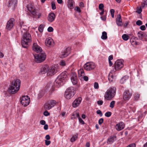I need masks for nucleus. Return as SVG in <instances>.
I'll list each match as a JSON object with an SVG mask.
<instances>
[{"label":"nucleus","instance_id":"nucleus-34","mask_svg":"<svg viewBox=\"0 0 147 147\" xmlns=\"http://www.w3.org/2000/svg\"><path fill=\"white\" fill-rule=\"evenodd\" d=\"M44 26L43 24H41L38 27V30L39 32H42L43 30Z\"/></svg>","mask_w":147,"mask_h":147},{"label":"nucleus","instance_id":"nucleus-22","mask_svg":"<svg viewBox=\"0 0 147 147\" xmlns=\"http://www.w3.org/2000/svg\"><path fill=\"white\" fill-rule=\"evenodd\" d=\"M67 74L66 72H64L62 73L60 76H58L57 80H58L59 79L62 78L63 80H65L67 77Z\"/></svg>","mask_w":147,"mask_h":147},{"label":"nucleus","instance_id":"nucleus-13","mask_svg":"<svg viewBox=\"0 0 147 147\" xmlns=\"http://www.w3.org/2000/svg\"><path fill=\"white\" fill-rule=\"evenodd\" d=\"M114 65L115 69L117 70L120 69L123 66V64L121 60L117 61Z\"/></svg>","mask_w":147,"mask_h":147},{"label":"nucleus","instance_id":"nucleus-43","mask_svg":"<svg viewBox=\"0 0 147 147\" xmlns=\"http://www.w3.org/2000/svg\"><path fill=\"white\" fill-rule=\"evenodd\" d=\"M26 26H24V25H21V27H20V28L21 30H22H22H25L26 29Z\"/></svg>","mask_w":147,"mask_h":147},{"label":"nucleus","instance_id":"nucleus-3","mask_svg":"<svg viewBox=\"0 0 147 147\" xmlns=\"http://www.w3.org/2000/svg\"><path fill=\"white\" fill-rule=\"evenodd\" d=\"M116 88L112 87L108 89L105 93L104 97L107 100H110L113 98L116 93Z\"/></svg>","mask_w":147,"mask_h":147},{"label":"nucleus","instance_id":"nucleus-35","mask_svg":"<svg viewBox=\"0 0 147 147\" xmlns=\"http://www.w3.org/2000/svg\"><path fill=\"white\" fill-rule=\"evenodd\" d=\"M77 135H75L71 138L70 141L71 142H73L77 139Z\"/></svg>","mask_w":147,"mask_h":147},{"label":"nucleus","instance_id":"nucleus-55","mask_svg":"<svg viewBox=\"0 0 147 147\" xmlns=\"http://www.w3.org/2000/svg\"><path fill=\"white\" fill-rule=\"evenodd\" d=\"M45 144L47 146L49 145L51 143V141H50L45 140Z\"/></svg>","mask_w":147,"mask_h":147},{"label":"nucleus","instance_id":"nucleus-58","mask_svg":"<svg viewBox=\"0 0 147 147\" xmlns=\"http://www.w3.org/2000/svg\"><path fill=\"white\" fill-rule=\"evenodd\" d=\"M79 6L81 8H82V7H84V3L82 2H80L79 3Z\"/></svg>","mask_w":147,"mask_h":147},{"label":"nucleus","instance_id":"nucleus-42","mask_svg":"<svg viewBox=\"0 0 147 147\" xmlns=\"http://www.w3.org/2000/svg\"><path fill=\"white\" fill-rule=\"evenodd\" d=\"M111 112H108L105 113V116H106L107 117H110L111 116Z\"/></svg>","mask_w":147,"mask_h":147},{"label":"nucleus","instance_id":"nucleus-16","mask_svg":"<svg viewBox=\"0 0 147 147\" xmlns=\"http://www.w3.org/2000/svg\"><path fill=\"white\" fill-rule=\"evenodd\" d=\"M32 49L37 53L40 52L42 51L41 48L35 43L33 44V45Z\"/></svg>","mask_w":147,"mask_h":147},{"label":"nucleus","instance_id":"nucleus-49","mask_svg":"<svg viewBox=\"0 0 147 147\" xmlns=\"http://www.w3.org/2000/svg\"><path fill=\"white\" fill-rule=\"evenodd\" d=\"M96 113L98 114H99L100 116H102V113L101 111L100 110H98L96 111Z\"/></svg>","mask_w":147,"mask_h":147},{"label":"nucleus","instance_id":"nucleus-52","mask_svg":"<svg viewBox=\"0 0 147 147\" xmlns=\"http://www.w3.org/2000/svg\"><path fill=\"white\" fill-rule=\"evenodd\" d=\"M104 119L103 118H100L98 121V123L99 125H101L103 122Z\"/></svg>","mask_w":147,"mask_h":147},{"label":"nucleus","instance_id":"nucleus-14","mask_svg":"<svg viewBox=\"0 0 147 147\" xmlns=\"http://www.w3.org/2000/svg\"><path fill=\"white\" fill-rule=\"evenodd\" d=\"M70 53V48H67L63 52H62L61 54L60 55V57L63 58L67 57Z\"/></svg>","mask_w":147,"mask_h":147},{"label":"nucleus","instance_id":"nucleus-38","mask_svg":"<svg viewBox=\"0 0 147 147\" xmlns=\"http://www.w3.org/2000/svg\"><path fill=\"white\" fill-rule=\"evenodd\" d=\"M51 6L52 9L53 10H54L56 9V7L55 4L54 2H51Z\"/></svg>","mask_w":147,"mask_h":147},{"label":"nucleus","instance_id":"nucleus-36","mask_svg":"<svg viewBox=\"0 0 147 147\" xmlns=\"http://www.w3.org/2000/svg\"><path fill=\"white\" fill-rule=\"evenodd\" d=\"M113 75H110V74L108 76V80L110 82L113 81Z\"/></svg>","mask_w":147,"mask_h":147},{"label":"nucleus","instance_id":"nucleus-30","mask_svg":"<svg viewBox=\"0 0 147 147\" xmlns=\"http://www.w3.org/2000/svg\"><path fill=\"white\" fill-rule=\"evenodd\" d=\"M107 33L106 32L104 31L102 33V35L101 38L103 40H106L107 38Z\"/></svg>","mask_w":147,"mask_h":147},{"label":"nucleus","instance_id":"nucleus-45","mask_svg":"<svg viewBox=\"0 0 147 147\" xmlns=\"http://www.w3.org/2000/svg\"><path fill=\"white\" fill-rule=\"evenodd\" d=\"M94 87L95 89H98L99 88V86L97 82H95L94 83Z\"/></svg>","mask_w":147,"mask_h":147},{"label":"nucleus","instance_id":"nucleus-60","mask_svg":"<svg viewBox=\"0 0 147 147\" xmlns=\"http://www.w3.org/2000/svg\"><path fill=\"white\" fill-rule=\"evenodd\" d=\"M83 78L84 80L85 81H87L88 79V77L86 76H83Z\"/></svg>","mask_w":147,"mask_h":147},{"label":"nucleus","instance_id":"nucleus-44","mask_svg":"<svg viewBox=\"0 0 147 147\" xmlns=\"http://www.w3.org/2000/svg\"><path fill=\"white\" fill-rule=\"evenodd\" d=\"M144 1L142 4V7H144L146 5H147V0H144Z\"/></svg>","mask_w":147,"mask_h":147},{"label":"nucleus","instance_id":"nucleus-51","mask_svg":"<svg viewBox=\"0 0 147 147\" xmlns=\"http://www.w3.org/2000/svg\"><path fill=\"white\" fill-rule=\"evenodd\" d=\"M136 145L134 143L131 144L126 147H136Z\"/></svg>","mask_w":147,"mask_h":147},{"label":"nucleus","instance_id":"nucleus-33","mask_svg":"<svg viewBox=\"0 0 147 147\" xmlns=\"http://www.w3.org/2000/svg\"><path fill=\"white\" fill-rule=\"evenodd\" d=\"M129 36L125 34H124L122 36V38L124 40H127L129 39Z\"/></svg>","mask_w":147,"mask_h":147},{"label":"nucleus","instance_id":"nucleus-11","mask_svg":"<svg viewBox=\"0 0 147 147\" xmlns=\"http://www.w3.org/2000/svg\"><path fill=\"white\" fill-rule=\"evenodd\" d=\"M28 9L34 18L36 16H38V18H39L40 16H41V14L38 13L37 11H36L34 7L31 6L30 7L28 8Z\"/></svg>","mask_w":147,"mask_h":147},{"label":"nucleus","instance_id":"nucleus-24","mask_svg":"<svg viewBox=\"0 0 147 147\" xmlns=\"http://www.w3.org/2000/svg\"><path fill=\"white\" fill-rule=\"evenodd\" d=\"M78 77L80 79L83 78V76H84L85 74L83 69H80L78 71Z\"/></svg>","mask_w":147,"mask_h":147},{"label":"nucleus","instance_id":"nucleus-20","mask_svg":"<svg viewBox=\"0 0 147 147\" xmlns=\"http://www.w3.org/2000/svg\"><path fill=\"white\" fill-rule=\"evenodd\" d=\"M55 15L53 13H50L48 15V20L50 22H53L55 19Z\"/></svg>","mask_w":147,"mask_h":147},{"label":"nucleus","instance_id":"nucleus-28","mask_svg":"<svg viewBox=\"0 0 147 147\" xmlns=\"http://www.w3.org/2000/svg\"><path fill=\"white\" fill-rule=\"evenodd\" d=\"M144 32L140 31L138 33V36L139 38L141 40H143V38Z\"/></svg>","mask_w":147,"mask_h":147},{"label":"nucleus","instance_id":"nucleus-12","mask_svg":"<svg viewBox=\"0 0 147 147\" xmlns=\"http://www.w3.org/2000/svg\"><path fill=\"white\" fill-rule=\"evenodd\" d=\"M132 93L130 92L128 90H126L123 94V99L125 100H129L132 96Z\"/></svg>","mask_w":147,"mask_h":147},{"label":"nucleus","instance_id":"nucleus-27","mask_svg":"<svg viewBox=\"0 0 147 147\" xmlns=\"http://www.w3.org/2000/svg\"><path fill=\"white\" fill-rule=\"evenodd\" d=\"M116 139V137L114 136H111L108 139L107 143L108 144H111Z\"/></svg>","mask_w":147,"mask_h":147},{"label":"nucleus","instance_id":"nucleus-56","mask_svg":"<svg viewBox=\"0 0 147 147\" xmlns=\"http://www.w3.org/2000/svg\"><path fill=\"white\" fill-rule=\"evenodd\" d=\"M103 103V101L102 100H98L97 101V104L99 105H102Z\"/></svg>","mask_w":147,"mask_h":147},{"label":"nucleus","instance_id":"nucleus-25","mask_svg":"<svg viewBox=\"0 0 147 147\" xmlns=\"http://www.w3.org/2000/svg\"><path fill=\"white\" fill-rule=\"evenodd\" d=\"M45 43L47 46H48L52 45L53 43V40L51 38L47 39Z\"/></svg>","mask_w":147,"mask_h":147},{"label":"nucleus","instance_id":"nucleus-50","mask_svg":"<svg viewBox=\"0 0 147 147\" xmlns=\"http://www.w3.org/2000/svg\"><path fill=\"white\" fill-rule=\"evenodd\" d=\"M43 114L45 116H47L49 115L50 113H49L47 111H45L44 112Z\"/></svg>","mask_w":147,"mask_h":147},{"label":"nucleus","instance_id":"nucleus-57","mask_svg":"<svg viewBox=\"0 0 147 147\" xmlns=\"http://www.w3.org/2000/svg\"><path fill=\"white\" fill-rule=\"evenodd\" d=\"M60 64L61 65L63 66H65V62L63 60H62L61 61Z\"/></svg>","mask_w":147,"mask_h":147},{"label":"nucleus","instance_id":"nucleus-32","mask_svg":"<svg viewBox=\"0 0 147 147\" xmlns=\"http://www.w3.org/2000/svg\"><path fill=\"white\" fill-rule=\"evenodd\" d=\"M127 79V77L126 76L124 77L120 80V82L122 84L125 83L126 82Z\"/></svg>","mask_w":147,"mask_h":147},{"label":"nucleus","instance_id":"nucleus-61","mask_svg":"<svg viewBox=\"0 0 147 147\" xmlns=\"http://www.w3.org/2000/svg\"><path fill=\"white\" fill-rule=\"evenodd\" d=\"M48 126L47 124H45L44 126V128L45 130H47L48 129Z\"/></svg>","mask_w":147,"mask_h":147},{"label":"nucleus","instance_id":"nucleus-4","mask_svg":"<svg viewBox=\"0 0 147 147\" xmlns=\"http://www.w3.org/2000/svg\"><path fill=\"white\" fill-rule=\"evenodd\" d=\"M76 88L73 87L68 88L65 92V96L68 99L72 97L76 93Z\"/></svg>","mask_w":147,"mask_h":147},{"label":"nucleus","instance_id":"nucleus-17","mask_svg":"<svg viewBox=\"0 0 147 147\" xmlns=\"http://www.w3.org/2000/svg\"><path fill=\"white\" fill-rule=\"evenodd\" d=\"M124 126L123 123L121 122L116 125L115 128L117 130L120 131L123 129L124 128Z\"/></svg>","mask_w":147,"mask_h":147},{"label":"nucleus","instance_id":"nucleus-47","mask_svg":"<svg viewBox=\"0 0 147 147\" xmlns=\"http://www.w3.org/2000/svg\"><path fill=\"white\" fill-rule=\"evenodd\" d=\"M79 121L82 124H84L85 123L84 121L80 117L78 118Z\"/></svg>","mask_w":147,"mask_h":147},{"label":"nucleus","instance_id":"nucleus-54","mask_svg":"<svg viewBox=\"0 0 147 147\" xmlns=\"http://www.w3.org/2000/svg\"><path fill=\"white\" fill-rule=\"evenodd\" d=\"M53 29L51 27H49L48 28V31L49 32H52L53 31Z\"/></svg>","mask_w":147,"mask_h":147},{"label":"nucleus","instance_id":"nucleus-5","mask_svg":"<svg viewBox=\"0 0 147 147\" xmlns=\"http://www.w3.org/2000/svg\"><path fill=\"white\" fill-rule=\"evenodd\" d=\"M35 61L37 63H41L44 61L46 59V55L45 53H39L34 55Z\"/></svg>","mask_w":147,"mask_h":147},{"label":"nucleus","instance_id":"nucleus-6","mask_svg":"<svg viewBox=\"0 0 147 147\" xmlns=\"http://www.w3.org/2000/svg\"><path fill=\"white\" fill-rule=\"evenodd\" d=\"M20 102L24 106H26L30 103V98H29L28 96H23L22 97L20 98Z\"/></svg>","mask_w":147,"mask_h":147},{"label":"nucleus","instance_id":"nucleus-41","mask_svg":"<svg viewBox=\"0 0 147 147\" xmlns=\"http://www.w3.org/2000/svg\"><path fill=\"white\" fill-rule=\"evenodd\" d=\"M99 9L100 10H102L104 9V5L102 3L100 4L99 5Z\"/></svg>","mask_w":147,"mask_h":147},{"label":"nucleus","instance_id":"nucleus-64","mask_svg":"<svg viewBox=\"0 0 147 147\" xmlns=\"http://www.w3.org/2000/svg\"><path fill=\"white\" fill-rule=\"evenodd\" d=\"M113 59V56L112 55H111L109 57V60H111Z\"/></svg>","mask_w":147,"mask_h":147},{"label":"nucleus","instance_id":"nucleus-29","mask_svg":"<svg viewBox=\"0 0 147 147\" xmlns=\"http://www.w3.org/2000/svg\"><path fill=\"white\" fill-rule=\"evenodd\" d=\"M72 116L74 117V119H76L77 117L78 118L80 117L79 113L77 111L74 112L73 113Z\"/></svg>","mask_w":147,"mask_h":147},{"label":"nucleus","instance_id":"nucleus-26","mask_svg":"<svg viewBox=\"0 0 147 147\" xmlns=\"http://www.w3.org/2000/svg\"><path fill=\"white\" fill-rule=\"evenodd\" d=\"M67 3V5L69 8L71 9L73 8L74 4V2L73 0H68Z\"/></svg>","mask_w":147,"mask_h":147},{"label":"nucleus","instance_id":"nucleus-2","mask_svg":"<svg viewBox=\"0 0 147 147\" xmlns=\"http://www.w3.org/2000/svg\"><path fill=\"white\" fill-rule=\"evenodd\" d=\"M31 35L29 33H24L22 40V45L23 47L26 48L28 47L31 41Z\"/></svg>","mask_w":147,"mask_h":147},{"label":"nucleus","instance_id":"nucleus-59","mask_svg":"<svg viewBox=\"0 0 147 147\" xmlns=\"http://www.w3.org/2000/svg\"><path fill=\"white\" fill-rule=\"evenodd\" d=\"M40 123L41 125H45V124L46 122L44 120H41L40 122Z\"/></svg>","mask_w":147,"mask_h":147},{"label":"nucleus","instance_id":"nucleus-15","mask_svg":"<svg viewBox=\"0 0 147 147\" xmlns=\"http://www.w3.org/2000/svg\"><path fill=\"white\" fill-rule=\"evenodd\" d=\"M82 100V98L80 97L76 99L72 103L73 107L75 108L78 106Z\"/></svg>","mask_w":147,"mask_h":147},{"label":"nucleus","instance_id":"nucleus-37","mask_svg":"<svg viewBox=\"0 0 147 147\" xmlns=\"http://www.w3.org/2000/svg\"><path fill=\"white\" fill-rule=\"evenodd\" d=\"M115 103V101L114 100L112 101L110 103V107L111 108L114 107Z\"/></svg>","mask_w":147,"mask_h":147},{"label":"nucleus","instance_id":"nucleus-23","mask_svg":"<svg viewBox=\"0 0 147 147\" xmlns=\"http://www.w3.org/2000/svg\"><path fill=\"white\" fill-rule=\"evenodd\" d=\"M71 79L73 84L75 85L77 84V76L76 74H74Z\"/></svg>","mask_w":147,"mask_h":147},{"label":"nucleus","instance_id":"nucleus-21","mask_svg":"<svg viewBox=\"0 0 147 147\" xmlns=\"http://www.w3.org/2000/svg\"><path fill=\"white\" fill-rule=\"evenodd\" d=\"M17 0H10L9 2V7H14L17 3Z\"/></svg>","mask_w":147,"mask_h":147},{"label":"nucleus","instance_id":"nucleus-31","mask_svg":"<svg viewBox=\"0 0 147 147\" xmlns=\"http://www.w3.org/2000/svg\"><path fill=\"white\" fill-rule=\"evenodd\" d=\"M58 79V77L55 80V82H56V83L58 84L59 85H61V83L62 82H63V81H64L65 80H63V79H59V80H57Z\"/></svg>","mask_w":147,"mask_h":147},{"label":"nucleus","instance_id":"nucleus-1","mask_svg":"<svg viewBox=\"0 0 147 147\" xmlns=\"http://www.w3.org/2000/svg\"><path fill=\"white\" fill-rule=\"evenodd\" d=\"M20 80L18 79L13 81L8 89V92L11 94H15L17 93L20 89Z\"/></svg>","mask_w":147,"mask_h":147},{"label":"nucleus","instance_id":"nucleus-48","mask_svg":"<svg viewBox=\"0 0 147 147\" xmlns=\"http://www.w3.org/2000/svg\"><path fill=\"white\" fill-rule=\"evenodd\" d=\"M139 97H140V94H139L137 93H136V94H135V96H134V98H135V100H137L139 98Z\"/></svg>","mask_w":147,"mask_h":147},{"label":"nucleus","instance_id":"nucleus-63","mask_svg":"<svg viewBox=\"0 0 147 147\" xmlns=\"http://www.w3.org/2000/svg\"><path fill=\"white\" fill-rule=\"evenodd\" d=\"M45 138L47 140H49L50 138V136L49 135H47L45 136Z\"/></svg>","mask_w":147,"mask_h":147},{"label":"nucleus","instance_id":"nucleus-40","mask_svg":"<svg viewBox=\"0 0 147 147\" xmlns=\"http://www.w3.org/2000/svg\"><path fill=\"white\" fill-rule=\"evenodd\" d=\"M136 24L138 26L142 25V22L140 20H138L136 22Z\"/></svg>","mask_w":147,"mask_h":147},{"label":"nucleus","instance_id":"nucleus-10","mask_svg":"<svg viewBox=\"0 0 147 147\" xmlns=\"http://www.w3.org/2000/svg\"><path fill=\"white\" fill-rule=\"evenodd\" d=\"M58 67L57 66L52 67L49 69L47 74L48 76H52L56 74L57 71Z\"/></svg>","mask_w":147,"mask_h":147},{"label":"nucleus","instance_id":"nucleus-19","mask_svg":"<svg viewBox=\"0 0 147 147\" xmlns=\"http://www.w3.org/2000/svg\"><path fill=\"white\" fill-rule=\"evenodd\" d=\"M49 69V66L47 65H45L42 66L41 69L40 73L44 74L48 72Z\"/></svg>","mask_w":147,"mask_h":147},{"label":"nucleus","instance_id":"nucleus-18","mask_svg":"<svg viewBox=\"0 0 147 147\" xmlns=\"http://www.w3.org/2000/svg\"><path fill=\"white\" fill-rule=\"evenodd\" d=\"M116 21L117 25L119 26H121L123 25L122 22V19L121 18V16L118 14L116 19Z\"/></svg>","mask_w":147,"mask_h":147},{"label":"nucleus","instance_id":"nucleus-39","mask_svg":"<svg viewBox=\"0 0 147 147\" xmlns=\"http://www.w3.org/2000/svg\"><path fill=\"white\" fill-rule=\"evenodd\" d=\"M142 11V9L141 7H140L139 8L138 7L137 8V10L136 11V12L138 13V14H140L141 13Z\"/></svg>","mask_w":147,"mask_h":147},{"label":"nucleus","instance_id":"nucleus-8","mask_svg":"<svg viewBox=\"0 0 147 147\" xmlns=\"http://www.w3.org/2000/svg\"><path fill=\"white\" fill-rule=\"evenodd\" d=\"M56 102L55 100H51L46 103L44 105L45 109L46 110H49L55 105Z\"/></svg>","mask_w":147,"mask_h":147},{"label":"nucleus","instance_id":"nucleus-53","mask_svg":"<svg viewBox=\"0 0 147 147\" xmlns=\"http://www.w3.org/2000/svg\"><path fill=\"white\" fill-rule=\"evenodd\" d=\"M140 29L142 30H146V27L144 25L141 26L140 27Z\"/></svg>","mask_w":147,"mask_h":147},{"label":"nucleus","instance_id":"nucleus-62","mask_svg":"<svg viewBox=\"0 0 147 147\" xmlns=\"http://www.w3.org/2000/svg\"><path fill=\"white\" fill-rule=\"evenodd\" d=\"M143 38H147V33L145 32L144 33Z\"/></svg>","mask_w":147,"mask_h":147},{"label":"nucleus","instance_id":"nucleus-9","mask_svg":"<svg viewBox=\"0 0 147 147\" xmlns=\"http://www.w3.org/2000/svg\"><path fill=\"white\" fill-rule=\"evenodd\" d=\"M15 20L13 18H11L7 22L6 28L8 30H10L12 28L15 24Z\"/></svg>","mask_w":147,"mask_h":147},{"label":"nucleus","instance_id":"nucleus-7","mask_svg":"<svg viewBox=\"0 0 147 147\" xmlns=\"http://www.w3.org/2000/svg\"><path fill=\"white\" fill-rule=\"evenodd\" d=\"M84 69L87 71H90L94 69L96 67L95 64L92 62L86 63L84 65Z\"/></svg>","mask_w":147,"mask_h":147},{"label":"nucleus","instance_id":"nucleus-46","mask_svg":"<svg viewBox=\"0 0 147 147\" xmlns=\"http://www.w3.org/2000/svg\"><path fill=\"white\" fill-rule=\"evenodd\" d=\"M74 9L79 13H80L81 12V10L80 9L79 7L78 6H77Z\"/></svg>","mask_w":147,"mask_h":147}]
</instances>
